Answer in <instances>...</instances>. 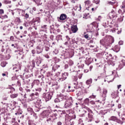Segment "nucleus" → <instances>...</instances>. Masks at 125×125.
Segmentation results:
<instances>
[{
	"label": "nucleus",
	"mask_w": 125,
	"mask_h": 125,
	"mask_svg": "<svg viewBox=\"0 0 125 125\" xmlns=\"http://www.w3.org/2000/svg\"><path fill=\"white\" fill-rule=\"evenodd\" d=\"M118 13H119V14H122V13H123V11H122V10L119 9L118 10Z\"/></svg>",
	"instance_id": "obj_52"
},
{
	"label": "nucleus",
	"mask_w": 125,
	"mask_h": 125,
	"mask_svg": "<svg viewBox=\"0 0 125 125\" xmlns=\"http://www.w3.org/2000/svg\"><path fill=\"white\" fill-rule=\"evenodd\" d=\"M68 89H69L70 91H74V90H73V89H72V86H68Z\"/></svg>",
	"instance_id": "obj_45"
},
{
	"label": "nucleus",
	"mask_w": 125,
	"mask_h": 125,
	"mask_svg": "<svg viewBox=\"0 0 125 125\" xmlns=\"http://www.w3.org/2000/svg\"><path fill=\"white\" fill-rule=\"evenodd\" d=\"M94 3H96V4H99V2H100V0H94Z\"/></svg>",
	"instance_id": "obj_34"
},
{
	"label": "nucleus",
	"mask_w": 125,
	"mask_h": 125,
	"mask_svg": "<svg viewBox=\"0 0 125 125\" xmlns=\"http://www.w3.org/2000/svg\"><path fill=\"white\" fill-rule=\"evenodd\" d=\"M57 125H62V122L59 121L57 123Z\"/></svg>",
	"instance_id": "obj_54"
},
{
	"label": "nucleus",
	"mask_w": 125,
	"mask_h": 125,
	"mask_svg": "<svg viewBox=\"0 0 125 125\" xmlns=\"http://www.w3.org/2000/svg\"><path fill=\"white\" fill-rule=\"evenodd\" d=\"M125 60H122L120 62V63L119 65V68L120 69H123V68H124V67H125Z\"/></svg>",
	"instance_id": "obj_12"
},
{
	"label": "nucleus",
	"mask_w": 125,
	"mask_h": 125,
	"mask_svg": "<svg viewBox=\"0 0 125 125\" xmlns=\"http://www.w3.org/2000/svg\"><path fill=\"white\" fill-rule=\"evenodd\" d=\"M107 93H108V90L106 89H103V97L105 98L107 96Z\"/></svg>",
	"instance_id": "obj_15"
},
{
	"label": "nucleus",
	"mask_w": 125,
	"mask_h": 125,
	"mask_svg": "<svg viewBox=\"0 0 125 125\" xmlns=\"http://www.w3.org/2000/svg\"><path fill=\"white\" fill-rule=\"evenodd\" d=\"M97 8H98V7L96 6L95 8H92L91 10L92 11H94L95 10H97Z\"/></svg>",
	"instance_id": "obj_44"
},
{
	"label": "nucleus",
	"mask_w": 125,
	"mask_h": 125,
	"mask_svg": "<svg viewBox=\"0 0 125 125\" xmlns=\"http://www.w3.org/2000/svg\"><path fill=\"white\" fill-rule=\"evenodd\" d=\"M118 14L115 11L112 10L111 12L109 13V18L110 19H114L115 17H117Z\"/></svg>",
	"instance_id": "obj_6"
},
{
	"label": "nucleus",
	"mask_w": 125,
	"mask_h": 125,
	"mask_svg": "<svg viewBox=\"0 0 125 125\" xmlns=\"http://www.w3.org/2000/svg\"><path fill=\"white\" fill-rule=\"evenodd\" d=\"M81 92H82V94H83V96H84V95H85V94H87V89L83 88L82 90H81Z\"/></svg>",
	"instance_id": "obj_18"
},
{
	"label": "nucleus",
	"mask_w": 125,
	"mask_h": 125,
	"mask_svg": "<svg viewBox=\"0 0 125 125\" xmlns=\"http://www.w3.org/2000/svg\"><path fill=\"white\" fill-rule=\"evenodd\" d=\"M89 98H93V99H94L96 98V95H94L93 94H92V95L90 96Z\"/></svg>",
	"instance_id": "obj_32"
},
{
	"label": "nucleus",
	"mask_w": 125,
	"mask_h": 125,
	"mask_svg": "<svg viewBox=\"0 0 125 125\" xmlns=\"http://www.w3.org/2000/svg\"><path fill=\"white\" fill-rule=\"evenodd\" d=\"M90 104H91L92 105H94L95 104V102H94V101H91L90 102Z\"/></svg>",
	"instance_id": "obj_48"
},
{
	"label": "nucleus",
	"mask_w": 125,
	"mask_h": 125,
	"mask_svg": "<svg viewBox=\"0 0 125 125\" xmlns=\"http://www.w3.org/2000/svg\"><path fill=\"white\" fill-rule=\"evenodd\" d=\"M89 43H93V40H90Z\"/></svg>",
	"instance_id": "obj_61"
},
{
	"label": "nucleus",
	"mask_w": 125,
	"mask_h": 125,
	"mask_svg": "<svg viewBox=\"0 0 125 125\" xmlns=\"http://www.w3.org/2000/svg\"><path fill=\"white\" fill-rule=\"evenodd\" d=\"M100 43L102 44V45H105V42H104V40H102L100 41Z\"/></svg>",
	"instance_id": "obj_36"
},
{
	"label": "nucleus",
	"mask_w": 125,
	"mask_h": 125,
	"mask_svg": "<svg viewBox=\"0 0 125 125\" xmlns=\"http://www.w3.org/2000/svg\"><path fill=\"white\" fill-rule=\"evenodd\" d=\"M82 77H83V74H80L79 76H78V79H79V80H81V79H82Z\"/></svg>",
	"instance_id": "obj_47"
},
{
	"label": "nucleus",
	"mask_w": 125,
	"mask_h": 125,
	"mask_svg": "<svg viewBox=\"0 0 125 125\" xmlns=\"http://www.w3.org/2000/svg\"><path fill=\"white\" fill-rule=\"evenodd\" d=\"M84 3H85V5H89V4H90V3H91L90 0H86L85 1Z\"/></svg>",
	"instance_id": "obj_28"
},
{
	"label": "nucleus",
	"mask_w": 125,
	"mask_h": 125,
	"mask_svg": "<svg viewBox=\"0 0 125 125\" xmlns=\"http://www.w3.org/2000/svg\"><path fill=\"white\" fill-rule=\"evenodd\" d=\"M78 0H71V2L72 3H75L76 1H78Z\"/></svg>",
	"instance_id": "obj_49"
},
{
	"label": "nucleus",
	"mask_w": 125,
	"mask_h": 125,
	"mask_svg": "<svg viewBox=\"0 0 125 125\" xmlns=\"http://www.w3.org/2000/svg\"><path fill=\"white\" fill-rule=\"evenodd\" d=\"M73 64H74V62H73V61L70 60L69 61V65L72 66V65H73Z\"/></svg>",
	"instance_id": "obj_43"
},
{
	"label": "nucleus",
	"mask_w": 125,
	"mask_h": 125,
	"mask_svg": "<svg viewBox=\"0 0 125 125\" xmlns=\"http://www.w3.org/2000/svg\"><path fill=\"white\" fill-rule=\"evenodd\" d=\"M3 17H4V18H8V17L7 16V15H4L3 16Z\"/></svg>",
	"instance_id": "obj_63"
},
{
	"label": "nucleus",
	"mask_w": 125,
	"mask_h": 125,
	"mask_svg": "<svg viewBox=\"0 0 125 125\" xmlns=\"http://www.w3.org/2000/svg\"><path fill=\"white\" fill-rule=\"evenodd\" d=\"M72 78L74 82H77V81H78V77L77 76H73Z\"/></svg>",
	"instance_id": "obj_33"
},
{
	"label": "nucleus",
	"mask_w": 125,
	"mask_h": 125,
	"mask_svg": "<svg viewBox=\"0 0 125 125\" xmlns=\"http://www.w3.org/2000/svg\"><path fill=\"white\" fill-rule=\"evenodd\" d=\"M36 52L37 54H40V53H42V49H41V47L40 46H37Z\"/></svg>",
	"instance_id": "obj_17"
},
{
	"label": "nucleus",
	"mask_w": 125,
	"mask_h": 125,
	"mask_svg": "<svg viewBox=\"0 0 125 125\" xmlns=\"http://www.w3.org/2000/svg\"><path fill=\"white\" fill-rule=\"evenodd\" d=\"M96 26H97V23H96V22H93L92 23H91L90 24V27H92V28H90L91 30H93V28H95Z\"/></svg>",
	"instance_id": "obj_16"
},
{
	"label": "nucleus",
	"mask_w": 125,
	"mask_h": 125,
	"mask_svg": "<svg viewBox=\"0 0 125 125\" xmlns=\"http://www.w3.org/2000/svg\"><path fill=\"white\" fill-rule=\"evenodd\" d=\"M45 50H46V51H48V50H49V47H46Z\"/></svg>",
	"instance_id": "obj_62"
},
{
	"label": "nucleus",
	"mask_w": 125,
	"mask_h": 125,
	"mask_svg": "<svg viewBox=\"0 0 125 125\" xmlns=\"http://www.w3.org/2000/svg\"><path fill=\"white\" fill-rule=\"evenodd\" d=\"M10 40L11 41H13L14 40V37L13 36H11L10 38Z\"/></svg>",
	"instance_id": "obj_53"
},
{
	"label": "nucleus",
	"mask_w": 125,
	"mask_h": 125,
	"mask_svg": "<svg viewBox=\"0 0 125 125\" xmlns=\"http://www.w3.org/2000/svg\"><path fill=\"white\" fill-rule=\"evenodd\" d=\"M35 3L37 4V5H40L41 4V0H33Z\"/></svg>",
	"instance_id": "obj_25"
},
{
	"label": "nucleus",
	"mask_w": 125,
	"mask_h": 125,
	"mask_svg": "<svg viewBox=\"0 0 125 125\" xmlns=\"http://www.w3.org/2000/svg\"><path fill=\"white\" fill-rule=\"evenodd\" d=\"M23 17H24L26 19V20H27L29 19V15L28 13L24 14V15H23Z\"/></svg>",
	"instance_id": "obj_27"
},
{
	"label": "nucleus",
	"mask_w": 125,
	"mask_h": 125,
	"mask_svg": "<svg viewBox=\"0 0 125 125\" xmlns=\"http://www.w3.org/2000/svg\"><path fill=\"white\" fill-rule=\"evenodd\" d=\"M8 89H10L12 91H14V90H15V89L13 87L8 88Z\"/></svg>",
	"instance_id": "obj_41"
},
{
	"label": "nucleus",
	"mask_w": 125,
	"mask_h": 125,
	"mask_svg": "<svg viewBox=\"0 0 125 125\" xmlns=\"http://www.w3.org/2000/svg\"><path fill=\"white\" fill-rule=\"evenodd\" d=\"M63 81H65V80L63 79L62 77L60 78L59 80H58V81L59 82V83L61 82H63Z\"/></svg>",
	"instance_id": "obj_39"
},
{
	"label": "nucleus",
	"mask_w": 125,
	"mask_h": 125,
	"mask_svg": "<svg viewBox=\"0 0 125 125\" xmlns=\"http://www.w3.org/2000/svg\"><path fill=\"white\" fill-rule=\"evenodd\" d=\"M84 73H88V69L84 70Z\"/></svg>",
	"instance_id": "obj_57"
},
{
	"label": "nucleus",
	"mask_w": 125,
	"mask_h": 125,
	"mask_svg": "<svg viewBox=\"0 0 125 125\" xmlns=\"http://www.w3.org/2000/svg\"><path fill=\"white\" fill-rule=\"evenodd\" d=\"M89 102V99H86L84 100V103H86V104H88Z\"/></svg>",
	"instance_id": "obj_40"
},
{
	"label": "nucleus",
	"mask_w": 125,
	"mask_h": 125,
	"mask_svg": "<svg viewBox=\"0 0 125 125\" xmlns=\"http://www.w3.org/2000/svg\"><path fill=\"white\" fill-rule=\"evenodd\" d=\"M5 50H6V51L7 50V49H6V47L2 45L1 46V52H4Z\"/></svg>",
	"instance_id": "obj_26"
},
{
	"label": "nucleus",
	"mask_w": 125,
	"mask_h": 125,
	"mask_svg": "<svg viewBox=\"0 0 125 125\" xmlns=\"http://www.w3.org/2000/svg\"><path fill=\"white\" fill-rule=\"evenodd\" d=\"M46 76H47V77H49V76H50V73H47Z\"/></svg>",
	"instance_id": "obj_64"
},
{
	"label": "nucleus",
	"mask_w": 125,
	"mask_h": 125,
	"mask_svg": "<svg viewBox=\"0 0 125 125\" xmlns=\"http://www.w3.org/2000/svg\"><path fill=\"white\" fill-rule=\"evenodd\" d=\"M7 98H8V97H5V96H3V100H7Z\"/></svg>",
	"instance_id": "obj_51"
},
{
	"label": "nucleus",
	"mask_w": 125,
	"mask_h": 125,
	"mask_svg": "<svg viewBox=\"0 0 125 125\" xmlns=\"http://www.w3.org/2000/svg\"><path fill=\"white\" fill-rule=\"evenodd\" d=\"M66 100L65 101V103L64 104V108H66V109H68V108H71L72 106H73V98L72 97H69L67 96V99H66L64 100Z\"/></svg>",
	"instance_id": "obj_2"
},
{
	"label": "nucleus",
	"mask_w": 125,
	"mask_h": 125,
	"mask_svg": "<svg viewBox=\"0 0 125 125\" xmlns=\"http://www.w3.org/2000/svg\"><path fill=\"white\" fill-rule=\"evenodd\" d=\"M92 68H93V66H92V65H91L89 67L90 71H91V70H92Z\"/></svg>",
	"instance_id": "obj_59"
},
{
	"label": "nucleus",
	"mask_w": 125,
	"mask_h": 125,
	"mask_svg": "<svg viewBox=\"0 0 125 125\" xmlns=\"http://www.w3.org/2000/svg\"><path fill=\"white\" fill-rule=\"evenodd\" d=\"M52 98V93H48L45 94L46 101H49Z\"/></svg>",
	"instance_id": "obj_10"
},
{
	"label": "nucleus",
	"mask_w": 125,
	"mask_h": 125,
	"mask_svg": "<svg viewBox=\"0 0 125 125\" xmlns=\"http://www.w3.org/2000/svg\"><path fill=\"white\" fill-rule=\"evenodd\" d=\"M1 67H5L6 66V62H3L1 63Z\"/></svg>",
	"instance_id": "obj_31"
},
{
	"label": "nucleus",
	"mask_w": 125,
	"mask_h": 125,
	"mask_svg": "<svg viewBox=\"0 0 125 125\" xmlns=\"http://www.w3.org/2000/svg\"><path fill=\"white\" fill-rule=\"evenodd\" d=\"M66 18H67V15L65 14H62L61 15L59 20L60 21H64V20H66Z\"/></svg>",
	"instance_id": "obj_13"
},
{
	"label": "nucleus",
	"mask_w": 125,
	"mask_h": 125,
	"mask_svg": "<svg viewBox=\"0 0 125 125\" xmlns=\"http://www.w3.org/2000/svg\"><path fill=\"white\" fill-rule=\"evenodd\" d=\"M120 48L121 47H120V45H116L113 47V50L115 52H119L120 51Z\"/></svg>",
	"instance_id": "obj_14"
},
{
	"label": "nucleus",
	"mask_w": 125,
	"mask_h": 125,
	"mask_svg": "<svg viewBox=\"0 0 125 125\" xmlns=\"http://www.w3.org/2000/svg\"><path fill=\"white\" fill-rule=\"evenodd\" d=\"M82 85H83V83H82V82H80V83L77 82V86H79V87H81V86H82Z\"/></svg>",
	"instance_id": "obj_30"
},
{
	"label": "nucleus",
	"mask_w": 125,
	"mask_h": 125,
	"mask_svg": "<svg viewBox=\"0 0 125 125\" xmlns=\"http://www.w3.org/2000/svg\"><path fill=\"white\" fill-rule=\"evenodd\" d=\"M57 117V114L56 113L52 114L50 115V118L47 119L46 122H47L48 124L51 123V122H53L54 120H56Z\"/></svg>",
	"instance_id": "obj_5"
},
{
	"label": "nucleus",
	"mask_w": 125,
	"mask_h": 125,
	"mask_svg": "<svg viewBox=\"0 0 125 125\" xmlns=\"http://www.w3.org/2000/svg\"><path fill=\"white\" fill-rule=\"evenodd\" d=\"M4 13V11L2 9H0V14H3Z\"/></svg>",
	"instance_id": "obj_42"
},
{
	"label": "nucleus",
	"mask_w": 125,
	"mask_h": 125,
	"mask_svg": "<svg viewBox=\"0 0 125 125\" xmlns=\"http://www.w3.org/2000/svg\"><path fill=\"white\" fill-rule=\"evenodd\" d=\"M71 30L72 32V33H77L78 32V26L77 25H72L71 27Z\"/></svg>",
	"instance_id": "obj_11"
},
{
	"label": "nucleus",
	"mask_w": 125,
	"mask_h": 125,
	"mask_svg": "<svg viewBox=\"0 0 125 125\" xmlns=\"http://www.w3.org/2000/svg\"><path fill=\"white\" fill-rule=\"evenodd\" d=\"M15 21L17 22V23H19V24H20V23H21V22H22L21 21V19H20V18H18V17H16L15 18Z\"/></svg>",
	"instance_id": "obj_19"
},
{
	"label": "nucleus",
	"mask_w": 125,
	"mask_h": 125,
	"mask_svg": "<svg viewBox=\"0 0 125 125\" xmlns=\"http://www.w3.org/2000/svg\"><path fill=\"white\" fill-rule=\"evenodd\" d=\"M109 121H112V122H115L117 124H120V125H123V123L121 120L119 119L116 116H111L109 118Z\"/></svg>",
	"instance_id": "obj_4"
},
{
	"label": "nucleus",
	"mask_w": 125,
	"mask_h": 125,
	"mask_svg": "<svg viewBox=\"0 0 125 125\" xmlns=\"http://www.w3.org/2000/svg\"><path fill=\"white\" fill-rule=\"evenodd\" d=\"M48 113V111L47 110L43 111L42 113V115L44 117H47V113Z\"/></svg>",
	"instance_id": "obj_23"
},
{
	"label": "nucleus",
	"mask_w": 125,
	"mask_h": 125,
	"mask_svg": "<svg viewBox=\"0 0 125 125\" xmlns=\"http://www.w3.org/2000/svg\"><path fill=\"white\" fill-rule=\"evenodd\" d=\"M121 9L123 10V12H125V4H123L121 6Z\"/></svg>",
	"instance_id": "obj_29"
},
{
	"label": "nucleus",
	"mask_w": 125,
	"mask_h": 125,
	"mask_svg": "<svg viewBox=\"0 0 125 125\" xmlns=\"http://www.w3.org/2000/svg\"><path fill=\"white\" fill-rule=\"evenodd\" d=\"M4 3H5L6 4H7L9 3V1L6 0L4 1Z\"/></svg>",
	"instance_id": "obj_60"
},
{
	"label": "nucleus",
	"mask_w": 125,
	"mask_h": 125,
	"mask_svg": "<svg viewBox=\"0 0 125 125\" xmlns=\"http://www.w3.org/2000/svg\"><path fill=\"white\" fill-rule=\"evenodd\" d=\"M39 96V93H36V94L32 93L30 94L29 97H30V100H35Z\"/></svg>",
	"instance_id": "obj_9"
},
{
	"label": "nucleus",
	"mask_w": 125,
	"mask_h": 125,
	"mask_svg": "<svg viewBox=\"0 0 125 125\" xmlns=\"http://www.w3.org/2000/svg\"><path fill=\"white\" fill-rule=\"evenodd\" d=\"M76 95L78 97H79L80 99L83 98V95L81 91V89L79 88L76 89Z\"/></svg>",
	"instance_id": "obj_8"
},
{
	"label": "nucleus",
	"mask_w": 125,
	"mask_h": 125,
	"mask_svg": "<svg viewBox=\"0 0 125 125\" xmlns=\"http://www.w3.org/2000/svg\"><path fill=\"white\" fill-rule=\"evenodd\" d=\"M57 33H60L61 32V30H60V29H57Z\"/></svg>",
	"instance_id": "obj_58"
},
{
	"label": "nucleus",
	"mask_w": 125,
	"mask_h": 125,
	"mask_svg": "<svg viewBox=\"0 0 125 125\" xmlns=\"http://www.w3.org/2000/svg\"><path fill=\"white\" fill-rule=\"evenodd\" d=\"M83 18H84V19H87V15H86V14H84Z\"/></svg>",
	"instance_id": "obj_50"
},
{
	"label": "nucleus",
	"mask_w": 125,
	"mask_h": 125,
	"mask_svg": "<svg viewBox=\"0 0 125 125\" xmlns=\"http://www.w3.org/2000/svg\"><path fill=\"white\" fill-rule=\"evenodd\" d=\"M83 113L80 114V117H86L88 116V118H86L87 121L88 122H92V119H93V111L91 110L87 106H83Z\"/></svg>",
	"instance_id": "obj_1"
},
{
	"label": "nucleus",
	"mask_w": 125,
	"mask_h": 125,
	"mask_svg": "<svg viewBox=\"0 0 125 125\" xmlns=\"http://www.w3.org/2000/svg\"><path fill=\"white\" fill-rule=\"evenodd\" d=\"M34 22H38V23H41V18L36 17Z\"/></svg>",
	"instance_id": "obj_24"
},
{
	"label": "nucleus",
	"mask_w": 125,
	"mask_h": 125,
	"mask_svg": "<svg viewBox=\"0 0 125 125\" xmlns=\"http://www.w3.org/2000/svg\"><path fill=\"white\" fill-rule=\"evenodd\" d=\"M91 83H92V79H89V80H88L86 81V84H87V85L91 84Z\"/></svg>",
	"instance_id": "obj_21"
},
{
	"label": "nucleus",
	"mask_w": 125,
	"mask_h": 125,
	"mask_svg": "<svg viewBox=\"0 0 125 125\" xmlns=\"http://www.w3.org/2000/svg\"><path fill=\"white\" fill-rule=\"evenodd\" d=\"M85 63L86 64V65H87V66H89V65L90 64V62H88V61L87 60H86L85 61Z\"/></svg>",
	"instance_id": "obj_35"
},
{
	"label": "nucleus",
	"mask_w": 125,
	"mask_h": 125,
	"mask_svg": "<svg viewBox=\"0 0 125 125\" xmlns=\"http://www.w3.org/2000/svg\"><path fill=\"white\" fill-rule=\"evenodd\" d=\"M65 99H68V96H62L59 98L55 99L54 100L55 103H61L60 105H62V103Z\"/></svg>",
	"instance_id": "obj_3"
},
{
	"label": "nucleus",
	"mask_w": 125,
	"mask_h": 125,
	"mask_svg": "<svg viewBox=\"0 0 125 125\" xmlns=\"http://www.w3.org/2000/svg\"><path fill=\"white\" fill-rule=\"evenodd\" d=\"M18 96V94H12L10 95L11 98L14 99V98H16Z\"/></svg>",
	"instance_id": "obj_22"
},
{
	"label": "nucleus",
	"mask_w": 125,
	"mask_h": 125,
	"mask_svg": "<svg viewBox=\"0 0 125 125\" xmlns=\"http://www.w3.org/2000/svg\"><path fill=\"white\" fill-rule=\"evenodd\" d=\"M67 77H68V73H63L62 76V77L63 79V80H65L66 79H67Z\"/></svg>",
	"instance_id": "obj_20"
},
{
	"label": "nucleus",
	"mask_w": 125,
	"mask_h": 125,
	"mask_svg": "<svg viewBox=\"0 0 125 125\" xmlns=\"http://www.w3.org/2000/svg\"><path fill=\"white\" fill-rule=\"evenodd\" d=\"M93 35V33L92 31H90L89 32H87V33L84 35V37L86 40H91L92 39V36Z\"/></svg>",
	"instance_id": "obj_7"
},
{
	"label": "nucleus",
	"mask_w": 125,
	"mask_h": 125,
	"mask_svg": "<svg viewBox=\"0 0 125 125\" xmlns=\"http://www.w3.org/2000/svg\"><path fill=\"white\" fill-rule=\"evenodd\" d=\"M8 75V73L5 72V73H2V77H5V76H7Z\"/></svg>",
	"instance_id": "obj_46"
},
{
	"label": "nucleus",
	"mask_w": 125,
	"mask_h": 125,
	"mask_svg": "<svg viewBox=\"0 0 125 125\" xmlns=\"http://www.w3.org/2000/svg\"><path fill=\"white\" fill-rule=\"evenodd\" d=\"M31 52H32V53L33 54V56H35L34 55L36 54V50H35V49L32 50H31Z\"/></svg>",
	"instance_id": "obj_38"
},
{
	"label": "nucleus",
	"mask_w": 125,
	"mask_h": 125,
	"mask_svg": "<svg viewBox=\"0 0 125 125\" xmlns=\"http://www.w3.org/2000/svg\"><path fill=\"white\" fill-rule=\"evenodd\" d=\"M108 4H111V5H114L116 3L115 2H112V1H108Z\"/></svg>",
	"instance_id": "obj_37"
},
{
	"label": "nucleus",
	"mask_w": 125,
	"mask_h": 125,
	"mask_svg": "<svg viewBox=\"0 0 125 125\" xmlns=\"http://www.w3.org/2000/svg\"><path fill=\"white\" fill-rule=\"evenodd\" d=\"M121 87H122V85L121 84L117 85V88L118 89H120V88H121Z\"/></svg>",
	"instance_id": "obj_55"
},
{
	"label": "nucleus",
	"mask_w": 125,
	"mask_h": 125,
	"mask_svg": "<svg viewBox=\"0 0 125 125\" xmlns=\"http://www.w3.org/2000/svg\"><path fill=\"white\" fill-rule=\"evenodd\" d=\"M66 39H67V41H70V37H69L68 36H66Z\"/></svg>",
	"instance_id": "obj_56"
}]
</instances>
